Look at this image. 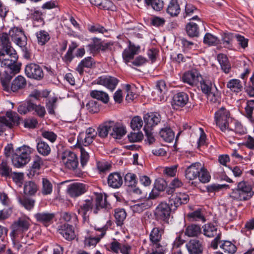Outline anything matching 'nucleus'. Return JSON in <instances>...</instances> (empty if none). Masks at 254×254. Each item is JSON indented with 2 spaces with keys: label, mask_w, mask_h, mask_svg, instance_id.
<instances>
[{
  "label": "nucleus",
  "mask_w": 254,
  "mask_h": 254,
  "mask_svg": "<svg viewBox=\"0 0 254 254\" xmlns=\"http://www.w3.org/2000/svg\"><path fill=\"white\" fill-rule=\"evenodd\" d=\"M11 79V76L8 75H7L4 78H1L0 82L3 90L9 93H17L25 87L26 80L23 76L21 75L17 76L12 80L10 86L9 82Z\"/></svg>",
  "instance_id": "nucleus-1"
},
{
  "label": "nucleus",
  "mask_w": 254,
  "mask_h": 254,
  "mask_svg": "<svg viewBox=\"0 0 254 254\" xmlns=\"http://www.w3.org/2000/svg\"><path fill=\"white\" fill-rule=\"evenodd\" d=\"M254 194L251 186L245 182H241L238 184L237 188L230 193V196L233 200L247 201L252 198Z\"/></svg>",
  "instance_id": "nucleus-2"
},
{
  "label": "nucleus",
  "mask_w": 254,
  "mask_h": 254,
  "mask_svg": "<svg viewBox=\"0 0 254 254\" xmlns=\"http://www.w3.org/2000/svg\"><path fill=\"white\" fill-rule=\"evenodd\" d=\"M34 150V149L25 145L19 147L12 156L13 165L19 168L27 164L30 160V155Z\"/></svg>",
  "instance_id": "nucleus-3"
},
{
  "label": "nucleus",
  "mask_w": 254,
  "mask_h": 254,
  "mask_svg": "<svg viewBox=\"0 0 254 254\" xmlns=\"http://www.w3.org/2000/svg\"><path fill=\"white\" fill-rule=\"evenodd\" d=\"M62 161L67 169L74 171L77 177H81L83 172L78 168L79 165L78 159L77 155L70 150L64 151L62 156Z\"/></svg>",
  "instance_id": "nucleus-4"
},
{
  "label": "nucleus",
  "mask_w": 254,
  "mask_h": 254,
  "mask_svg": "<svg viewBox=\"0 0 254 254\" xmlns=\"http://www.w3.org/2000/svg\"><path fill=\"white\" fill-rule=\"evenodd\" d=\"M154 227L149 234L150 246L152 248L160 249L162 246L161 244L162 235L164 233V226L163 224L160 225L153 223Z\"/></svg>",
  "instance_id": "nucleus-5"
},
{
  "label": "nucleus",
  "mask_w": 254,
  "mask_h": 254,
  "mask_svg": "<svg viewBox=\"0 0 254 254\" xmlns=\"http://www.w3.org/2000/svg\"><path fill=\"white\" fill-rule=\"evenodd\" d=\"M30 226V219L27 217L19 218L17 221L13 222L11 226V232L10 235L14 239L17 238L19 235L28 231Z\"/></svg>",
  "instance_id": "nucleus-6"
},
{
  "label": "nucleus",
  "mask_w": 254,
  "mask_h": 254,
  "mask_svg": "<svg viewBox=\"0 0 254 254\" xmlns=\"http://www.w3.org/2000/svg\"><path fill=\"white\" fill-rule=\"evenodd\" d=\"M19 118L17 114L12 111H7L4 116L0 117V135L6 127L11 128L19 124Z\"/></svg>",
  "instance_id": "nucleus-7"
},
{
  "label": "nucleus",
  "mask_w": 254,
  "mask_h": 254,
  "mask_svg": "<svg viewBox=\"0 0 254 254\" xmlns=\"http://www.w3.org/2000/svg\"><path fill=\"white\" fill-rule=\"evenodd\" d=\"M230 116L229 111L224 107L221 108L215 114L214 119L216 125L223 132H225L228 129Z\"/></svg>",
  "instance_id": "nucleus-8"
},
{
  "label": "nucleus",
  "mask_w": 254,
  "mask_h": 254,
  "mask_svg": "<svg viewBox=\"0 0 254 254\" xmlns=\"http://www.w3.org/2000/svg\"><path fill=\"white\" fill-rule=\"evenodd\" d=\"M18 56L15 50L13 49L0 50V64L1 67H8L16 63Z\"/></svg>",
  "instance_id": "nucleus-9"
},
{
  "label": "nucleus",
  "mask_w": 254,
  "mask_h": 254,
  "mask_svg": "<svg viewBox=\"0 0 254 254\" xmlns=\"http://www.w3.org/2000/svg\"><path fill=\"white\" fill-rule=\"evenodd\" d=\"M203 234L207 237L212 238L216 236L211 242V247L215 250L218 248V244L220 243L221 232L217 230L216 227L211 224H206L203 227Z\"/></svg>",
  "instance_id": "nucleus-10"
},
{
  "label": "nucleus",
  "mask_w": 254,
  "mask_h": 254,
  "mask_svg": "<svg viewBox=\"0 0 254 254\" xmlns=\"http://www.w3.org/2000/svg\"><path fill=\"white\" fill-rule=\"evenodd\" d=\"M171 209L172 208L168 203H160L154 211L155 219L158 221L168 223Z\"/></svg>",
  "instance_id": "nucleus-11"
},
{
  "label": "nucleus",
  "mask_w": 254,
  "mask_h": 254,
  "mask_svg": "<svg viewBox=\"0 0 254 254\" xmlns=\"http://www.w3.org/2000/svg\"><path fill=\"white\" fill-rule=\"evenodd\" d=\"M201 169L202 165L199 162L192 163L186 169L185 177L186 179L189 181V183L191 186H196L197 182L192 181L197 178Z\"/></svg>",
  "instance_id": "nucleus-12"
},
{
  "label": "nucleus",
  "mask_w": 254,
  "mask_h": 254,
  "mask_svg": "<svg viewBox=\"0 0 254 254\" xmlns=\"http://www.w3.org/2000/svg\"><path fill=\"white\" fill-rule=\"evenodd\" d=\"M25 73L29 78L36 80H41L44 77V72L42 67L37 64L30 63L26 65Z\"/></svg>",
  "instance_id": "nucleus-13"
},
{
  "label": "nucleus",
  "mask_w": 254,
  "mask_h": 254,
  "mask_svg": "<svg viewBox=\"0 0 254 254\" xmlns=\"http://www.w3.org/2000/svg\"><path fill=\"white\" fill-rule=\"evenodd\" d=\"M55 216L54 213L42 211L36 213L34 216L37 222L48 227L53 223Z\"/></svg>",
  "instance_id": "nucleus-14"
},
{
  "label": "nucleus",
  "mask_w": 254,
  "mask_h": 254,
  "mask_svg": "<svg viewBox=\"0 0 254 254\" xmlns=\"http://www.w3.org/2000/svg\"><path fill=\"white\" fill-rule=\"evenodd\" d=\"M119 80L113 76L103 75L99 77L96 80V83L103 85L113 91L119 83Z\"/></svg>",
  "instance_id": "nucleus-15"
},
{
  "label": "nucleus",
  "mask_w": 254,
  "mask_h": 254,
  "mask_svg": "<svg viewBox=\"0 0 254 254\" xmlns=\"http://www.w3.org/2000/svg\"><path fill=\"white\" fill-rule=\"evenodd\" d=\"M201 79V74L195 69L185 73L182 77V81L191 86L197 85Z\"/></svg>",
  "instance_id": "nucleus-16"
},
{
  "label": "nucleus",
  "mask_w": 254,
  "mask_h": 254,
  "mask_svg": "<svg viewBox=\"0 0 254 254\" xmlns=\"http://www.w3.org/2000/svg\"><path fill=\"white\" fill-rule=\"evenodd\" d=\"M107 229V227L105 226L101 228H95V232L99 231L100 234H96V236H91L85 238L84 240L85 245L88 247L95 246L98 242H99L100 239L105 236Z\"/></svg>",
  "instance_id": "nucleus-17"
},
{
  "label": "nucleus",
  "mask_w": 254,
  "mask_h": 254,
  "mask_svg": "<svg viewBox=\"0 0 254 254\" xmlns=\"http://www.w3.org/2000/svg\"><path fill=\"white\" fill-rule=\"evenodd\" d=\"M188 101V95L185 92H180L174 95L171 104L174 109H178L180 107L185 106Z\"/></svg>",
  "instance_id": "nucleus-18"
},
{
  "label": "nucleus",
  "mask_w": 254,
  "mask_h": 254,
  "mask_svg": "<svg viewBox=\"0 0 254 254\" xmlns=\"http://www.w3.org/2000/svg\"><path fill=\"white\" fill-rule=\"evenodd\" d=\"M143 119L145 123L144 128L152 129L153 127L160 122L161 117L157 113H150L144 115Z\"/></svg>",
  "instance_id": "nucleus-19"
},
{
  "label": "nucleus",
  "mask_w": 254,
  "mask_h": 254,
  "mask_svg": "<svg viewBox=\"0 0 254 254\" xmlns=\"http://www.w3.org/2000/svg\"><path fill=\"white\" fill-rule=\"evenodd\" d=\"M87 190V186L85 184L79 183L71 184L68 189V192L72 197H78L84 193Z\"/></svg>",
  "instance_id": "nucleus-20"
},
{
  "label": "nucleus",
  "mask_w": 254,
  "mask_h": 254,
  "mask_svg": "<svg viewBox=\"0 0 254 254\" xmlns=\"http://www.w3.org/2000/svg\"><path fill=\"white\" fill-rule=\"evenodd\" d=\"M190 254H202L203 252V241L198 239L190 240L186 245Z\"/></svg>",
  "instance_id": "nucleus-21"
},
{
  "label": "nucleus",
  "mask_w": 254,
  "mask_h": 254,
  "mask_svg": "<svg viewBox=\"0 0 254 254\" xmlns=\"http://www.w3.org/2000/svg\"><path fill=\"white\" fill-rule=\"evenodd\" d=\"M44 159L39 155H36L33 157L32 166L27 174L29 177H32L39 174L40 169L44 165Z\"/></svg>",
  "instance_id": "nucleus-22"
},
{
  "label": "nucleus",
  "mask_w": 254,
  "mask_h": 254,
  "mask_svg": "<svg viewBox=\"0 0 254 254\" xmlns=\"http://www.w3.org/2000/svg\"><path fill=\"white\" fill-rule=\"evenodd\" d=\"M95 210L94 213L96 214L98 211L101 208H105V209H109L111 208V205L107 201V195L104 194L103 197L101 193H95Z\"/></svg>",
  "instance_id": "nucleus-23"
},
{
  "label": "nucleus",
  "mask_w": 254,
  "mask_h": 254,
  "mask_svg": "<svg viewBox=\"0 0 254 254\" xmlns=\"http://www.w3.org/2000/svg\"><path fill=\"white\" fill-rule=\"evenodd\" d=\"M59 232L67 241H72L75 238V234L72 225L64 223L60 226Z\"/></svg>",
  "instance_id": "nucleus-24"
},
{
  "label": "nucleus",
  "mask_w": 254,
  "mask_h": 254,
  "mask_svg": "<svg viewBox=\"0 0 254 254\" xmlns=\"http://www.w3.org/2000/svg\"><path fill=\"white\" fill-rule=\"evenodd\" d=\"M94 135H89L80 133L76 139V143L74 146L77 148H84V146H87L90 144L94 138Z\"/></svg>",
  "instance_id": "nucleus-25"
},
{
  "label": "nucleus",
  "mask_w": 254,
  "mask_h": 254,
  "mask_svg": "<svg viewBox=\"0 0 254 254\" xmlns=\"http://www.w3.org/2000/svg\"><path fill=\"white\" fill-rule=\"evenodd\" d=\"M108 184L113 188H119L123 184V178L117 172L111 173L108 177Z\"/></svg>",
  "instance_id": "nucleus-26"
},
{
  "label": "nucleus",
  "mask_w": 254,
  "mask_h": 254,
  "mask_svg": "<svg viewBox=\"0 0 254 254\" xmlns=\"http://www.w3.org/2000/svg\"><path fill=\"white\" fill-rule=\"evenodd\" d=\"M126 133V128L118 123L113 121L110 135L115 139H121Z\"/></svg>",
  "instance_id": "nucleus-27"
},
{
  "label": "nucleus",
  "mask_w": 254,
  "mask_h": 254,
  "mask_svg": "<svg viewBox=\"0 0 254 254\" xmlns=\"http://www.w3.org/2000/svg\"><path fill=\"white\" fill-rule=\"evenodd\" d=\"M217 60L222 71L225 74L229 73L231 71L232 67L227 56L224 54H219L217 56Z\"/></svg>",
  "instance_id": "nucleus-28"
},
{
  "label": "nucleus",
  "mask_w": 254,
  "mask_h": 254,
  "mask_svg": "<svg viewBox=\"0 0 254 254\" xmlns=\"http://www.w3.org/2000/svg\"><path fill=\"white\" fill-rule=\"evenodd\" d=\"M199 83L201 90L205 95L208 94L213 88L216 87L214 82L207 77L203 78L201 76V79L199 81Z\"/></svg>",
  "instance_id": "nucleus-29"
},
{
  "label": "nucleus",
  "mask_w": 254,
  "mask_h": 254,
  "mask_svg": "<svg viewBox=\"0 0 254 254\" xmlns=\"http://www.w3.org/2000/svg\"><path fill=\"white\" fill-rule=\"evenodd\" d=\"M93 198L87 199L81 204L78 208V213L85 219L87 212L92 210L93 206Z\"/></svg>",
  "instance_id": "nucleus-30"
},
{
  "label": "nucleus",
  "mask_w": 254,
  "mask_h": 254,
  "mask_svg": "<svg viewBox=\"0 0 254 254\" xmlns=\"http://www.w3.org/2000/svg\"><path fill=\"white\" fill-rule=\"evenodd\" d=\"M95 64V62L94 59L91 57L85 58L78 64L76 68V70L80 74H82L84 68H91Z\"/></svg>",
  "instance_id": "nucleus-31"
},
{
  "label": "nucleus",
  "mask_w": 254,
  "mask_h": 254,
  "mask_svg": "<svg viewBox=\"0 0 254 254\" xmlns=\"http://www.w3.org/2000/svg\"><path fill=\"white\" fill-rule=\"evenodd\" d=\"M139 49V47H136L134 45L129 44L128 48L125 49L123 53V58L126 63L129 62L131 59L133 58Z\"/></svg>",
  "instance_id": "nucleus-32"
},
{
  "label": "nucleus",
  "mask_w": 254,
  "mask_h": 254,
  "mask_svg": "<svg viewBox=\"0 0 254 254\" xmlns=\"http://www.w3.org/2000/svg\"><path fill=\"white\" fill-rule=\"evenodd\" d=\"M226 87L231 91L236 93L241 92L243 89V86L241 81L238 79H230L227 82Z\"/></svg>",
  "instance_id": "nucleus-33"
},
{
  "label": "nucleus",
  "mask_w": 254,
  "mask_h": 254,
  "mask_svg": "<svg viewBox=\"0 0 254 254\" xmlns=\"http://www.w3.org/2000/svg\"><path fill=\"white\" fill-rule=\"evenodd\" d=\"M112 124V121L106 122L98 127V134L100 137L105 138L108 136L109 132L111 131Z\"/></svg>",
  "instance_id": "nucleus-34"
},
{
  "label": "nucleus",
  "mask_w": 254,
  "mask_h": 254,
  "mask_svg": "<svg viewBox=\"0 0 254 254\" xmlns=\"http://www.w3.org/2000/svg\"><path fill=\"white\" fill-rule=\"evenodd\" d=\"M36 147L38 153L44 156H47L51 153V149L49 145L41 139L38 140Z\"/></svg>",
  "instance_id": "nucleus-35"
},
{
  "label": "nucleus",
  "mask_w": 254,
  "mask_h": 254,
  "mask_svg": "<svg viewBox=\"0 0 254 254\" xmlns=\"http://www.w3.org/2000/svg\"><path fill=\"white\" fill-rule=\"evenodd\" d=\"M166 91V86L165 81L163 80L158 81L156 83V88L153 93L158 95V100L162 101L164 100L163 94Z\"/></svg>",
  "instance_id": "nucleus-36"
},
{
  "label": "nucleus",
  "mask_w": 254,
  "mask_h": 254,
  "mask_svg": "<svg viewBox=\"0 0 254 254\" xmlns=\"http://www.w3.org/2000/svg\"><path fill=\"white\" fill-rule=\"evenodd\" d=\"M160 137L166 142H171L174 139V132L170 127L161 129L159 132Z\"/></svg>",
  "instance_id": "nucleus-37"
},
{
  "label": "nucleus",
  "mask_w": 254,
  "mask_h": 254,
  "mask_svg": "<svg viewBox=\"0 0 254 254\" xmlns=\"http://www.w3.org/2000/svg\"><path fill=\"white\" fill-rule=\"evenodd\" d=\"M92 43L87 45L86 48L87 51L90 54L95 55L99 52L100 45L101 39L97 37H93L91 39Z\"/></svg>",
  "instance_id": "nucleus-38"
},
{
  "label": "nucleus",
  "mask_w": 254,
  "mask_h": 254,
  "mask_svg": "<svg viewBox=\"0 0 254 254\" xmlns=\"http://www.w3.org/2000/svg\"><path fill=\"white\" fill-rule=\"evenodd\" d=\"M8 35L9 34L7 33L3 32L0 33V46L1 47L0 50H5L7 51L8 49H13Z\"/></svg>",
  "instance_id": "nucleus-39"
},
{
  "label": "nucleus",
  "mask_w": 254,
  "mask_h": 254,
  "mask_svg": "<svg viewBox=\"0 0 254 254\" xmlns=\"http://www.w3.org/2000/svg\"><path fill=\"white\" fill-rule=\"evenodd\" d=\"M37 43L39 45H45L50 39L49 33L44 30H41L36 33Z\"/></svg>",
  "instance_id": "nucleus-40"
},
{
  "label": "nucleus",
  "mask_w": 254,
  "mask_h": 254,
  "mask_svg": "<svg viewBox=\"0 0 254 254\" xmlns=\"http://www.w3.org/2000/svg\"><path fill=\"white\" fill-rule=\"evenodd\" d=\"M186 32L190 37H197L199 36V28L196 23L190 22L186 26Z\"/></svg>",
  "instance_id": "nucleus-41"
},
{
  "label": "nucleus",
  "mask_w": 254,
  "mask_h": 254,
  "mask_svg": "<svg viewBox=\"0 0 254 254\" xmlns=\"http://www.w3.org/2000/svg\"><path fill=\"white\" fill-rule=\"evenodd\" d=\"M180 10L181 9L177 0H171L168 4L167 12L171 16H176L178 15Z\"/></svg>",
  "instance_id": "nucleus-42"
},
{
  "label": "nucleus",
  "mask_w": 254,
  "mask_h": 254,
  "mask_svg": "<svg viewBox=\"0 0 254 254\" xmlns=\"http://www.w3.org/2000/svg\"><path fill=\"white\" fill-rule=\"evenodd\" d=\"M145 3L147 7L151 8L154 10L160 11L164 6V2L162 0H144Z\"/></svg>",
  "instance_id": "nucleus-43"
},
{
  "label": "nucleus",
  "mask_w": 254,
  "mask_h": 254,
  "mask_svg": "<svg viewBox=\"0 0 254 254\" xmlns=\"http://www.w3.org/2000/svg\"><path fill=\"white\" fill-rule=\"evenodd\" d=\"M34 104L29 101L20 104L17 109L18 112L20 114H26L28 112L34 110Z\"/></svg>",
  "instance_id": "nucleus-44"
},
{
  "label": "nucleus",
  "mask_w": 254,
  "mask_h": 254,
  "mask_svg": "<svg viewBox=\"0 0 254 254\" xmlns=\"http://www.w3.org/2000/svg\"><path fill=\"white\" fill-rule=\"evenodd\" d=\"M201 232L199 225L191 224L189 225L186 229L185 234L189 237H196Z\"/></svg>",
  "instance_id": "nucleus-45"
},
{
  "label": "nucleus",
  "mask_w": 254,
  "mask_h": 254,
  "mask_svg": "<svg viewBox=\"0 0 254 254\" xmlns=\"http://www.w3.org/2000/svg\"><path fill=\"white\" fill-rule=\"evenodd\" d=\"M38 190L37 185L32 181L26 182L24 186V193L26 195H34Z\"/></svg>",
  "instance_id": "nucleus-46"
},
{
  "label": "nucleus",
  "mask_w": 254,
  "mask_h": 254,
  "mask_svg": "<svg viewBox=\"0 0 254 254\" xmlns=\"http://www.w3.org/2000/svg\"><path fill=\"white\" fill-rule=\"evenodd\" d=\"M91 97L102 101L104 103H107L109 100V97L107 93L98 90H93L90 92Z\"/></svg>",
  "instance_id": "nucleus-47"
},
{
  "label": "nucleus",
  "mask_w": 254,
  "mask_h": 254,
  "mask_svg": "<svg viewBox=\"0 0 254 254\" xmlns=\"http://www.w3.org/2000/svg\"><path fill=\"white\" fill-rule=\"evenodd\" d=\"M18 201L20 204L28 210L33 209L35 203L34 199L25 196L19 197Z\"/></svg>",
  "instance_id": "nucleus-48"
},
{
  "label": "nucleus",
  "mask_w": 254,
  "mask_h": 254,
  "mask_svg": "<svg viewBox=\"0 0 254 254\" xmlns=\"http://www.w3.org/2000/svg\"><path fill=\"white\" fill-rule=\"evenodd\" d=\"M90 1L91 4L105 10L111 9L113 6L112 1L108 0H90Z\"/></svg>",
  "instance_id": "nucleus-49"
},
{
  "label": "nucleus",
  "mask_w": 254,
  "mask_h": 254,
  "mask_svg": "<svg viewBox=\"0 0 254 254\" xmlns=\"http://www.w3.org/2000/svg\"><path fill=\"white\" fill-rule=\"evenodd\" d=\"M198 11V9L194 5L190 3H187L183 16L184 18H190L193 14L197 13Z\"/></svg>",
  "instance_id": "nucleus-50"
},
{
  "label": "nucleus",
  "mask_w": 254,
  "mask_h": 254,
  "mask_svg": "<svg viewBox=\"0 0 254 254\" xmlns=\"http://www.w3.org/2000/svg\"><path fill=\"white\" fill-rule=\"evenodd\" d=\"M115 218L118 226H121L125 220L127 214L124 209L117 208L115 210Z\"/></svg>",
  "instance_id": "nucleus-51"
},
{
  "label": "nucleus",
  "mask_w": 254,
  "mask_h": 254,
  "mask_svg": "<svg viewBox=\"0 0 254 254\" xmlns=\"http://www.w3.org/2000/svg\"><path fill=\"white\" fill-rule=\"evenodd\" d=\"M31 17L33 20L34 27H38L44 24V21L42 17V12L39 10H34L31 13Z\"/></svg>",
  "instance_id": "nucleus-52"
},
{
  "label": "nucleus",
  "mask_w": 254,
  "mask_h": 254,
  "mask_svg": "<svg viewBox=\"0 0 254 254\" xmlns=\"http://www.w3.org/2000/svg\"><path fill=\"white\" fill-rule=\"evenodd\" d=\"M254 110V100H248L245 108V116L251 121H253V111Z\"/></svg>",
  "instance_id": "nucleus-53"
},
{
  "label": "nucleus",
  "mask_w": 254,
  "mask_h": 254,
  "mask_svg": "<svg viewBox=\"0 0 254 254\" xmlns=\"http://www.w3.org/2000/svg\"><path fill=\"white\" fill-rule=\"evenodd\" d=\"M254 110V100H248L245 108V116L251 121H253V111Z\"/></svg>",
  "instance_id": "nucleus-54"
},
{
  "label": "nucleus",
  "mask_w": 254,
  "mask_h": 254,
  "mask_svg": "<svg viewBox=\"0 0 254 254\" xmlns=\"http://www.w3.org/2000/svg\"><path fill=\"white\" fill-rule=\"evenodd\" d=\"M53 191V185L51 182L47 178L42 179V193L44 195H49L52 193Z\"/></svg>",
  "instance_id": "nucleus-55"
},
{
  "label": "nucleus",
  "mask_w": 254,
  "mask_h": 254,
  "mask_svg": "<svg viewBox=\"0 0 254 254\" xmlns=\"http://www.w3.org/2000/svg\"><path fill=\"white\" fill-rule=\"evenodd\" d=\"M12 169L6 161H2L0 164V175L8 178L12 174Z\"/></svg>",
  "instance_id": "nucleus-56"
},
{
  "label": "nucleus",
  "mask_w": 254,
  "mask_h": 254,
  "mask_svg": "<svg viewBox=\"0 0 254 254\" xmlns=\"http://www.w3.org/2000/svg\"><path fill=\"white\" fill-rule=\"evenodd\" d=\"M126 185L129 187H135L137 183V180L135 174L131 173H127L124 178Z\"/></svg>",
  "instance_id": "nucleus-57"
},
{
  "label": "nucleus",
  "mask_w": 254,
  "mask_h": 254,
  "mask_svg": "<svg viewBox=\"0 0 254 254\" xmlns=\"http://www.w3.org/2000/svg\"><path fill=\"white\" fill-rule=\"evenodd\" d=\"M235 38V34L230 32L224 33L222 35L223 44L227 48L232 47V42Z\"/></svg>",
  "instance_id": "nucleus-58"
},
{
  "label": "nucleus",
  "mask_w": 254,
  "mask_h": 254,
  "mask_svg": "<svg viewBox=\"0 0 254 254\" xmlns=\"http://www.w3.org/2000/svg\"><path fill=\"white\" fill-rule=\"evenodd\" d=\"M125 89L127 92L126 100L127 101H132L134 99L137 98L138 95L134 92L135 90V88L134 86H131L129 84H126Z\"/></svg>",
  "instance_id": "nucleus-59"
},
{
  "label": "nucleus",
  "mask_w": 254,
  "mask_h": 254,
  "mask_svg": "<svg viewBox=\"0 0 254 254\" xmlns=\"http://www.w3.org/2000/svg\"><path fill=\"white\" fill-rule=\"evenodd\" d=\"M180 201L178 193H175L169 197V203L168 204H169L172 209L175 210L181 205V202Z\"/></svg>",
  "instance_id": "nucleus-60"
},
{
  "label": "nucleus",
  "mask_w": 254,
  "mask_h": 254,
  "mask_svg": "<svg viewBox=\"0 0 254 254\" xmlns=\"http://www.w3.org/2000/svg\"><path fill=\"white\" fill-rule=\"evenodd\" d=\"M220 248L222 249L225 253L228 254H234L237 250L236 247L230 241H225L221 245Z\"/></svg>",
  "instance_id": "nucleus-61"
},
{
  "label": "nucleus",
  "mask_w": 254,
  "mask_h": 254,
  "mask_svg": "<svg viewBox=\"0 0 254 254\" xmlns=\"http://www.w3.org/2000/svg\"><path fill=\"white\" fill-rule=\"evenodd\" d=\"M205 95L212 103H216L220 101V94L216 87L213 88L208 94H206Z\"/></svg>",
  "instance_id": "nucleus-62"
},
{
  "label": "nucleus",
  "mask_w": 254,
  "mask_h": 254,
  "mask_svg": "<svg viewBox=\"0 0 254 254\" xmlns=\"http://www.w3.org/2000/svg\"><path fill=\"white\" fill-rule=\"evenodd\" d=\"M143 121L139 116L134 117L130 122V127L134 130H139L143 126Z\"/></svg>",
  "instance_id": "nucleus-63"
},
{
  "label": "nucleus",
  "mask_w": 254,
  "mask_h": 254,
  "mask_svg": "<svg viewBox=\"0 0 254 254\" xmlns=\"http://www.w3.org/2000/svg\"><path fill=\"white\" fill-rule=\"evenodd\" d=\"M62 218L66 222L75 224L77 221V217L75 213L64 212L61 215Z\"/></svg>",
  "instance_id": "nucleus-64"
}]
</instances>
